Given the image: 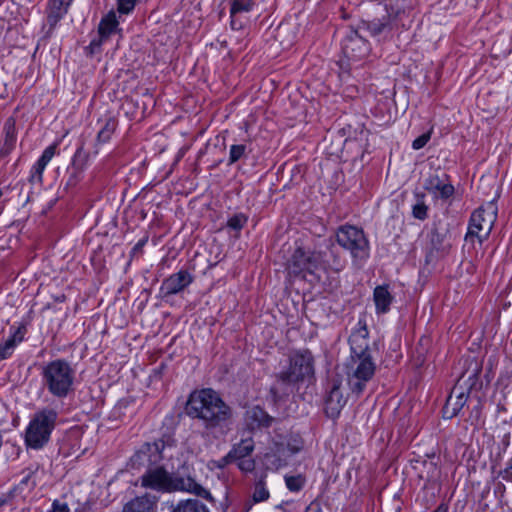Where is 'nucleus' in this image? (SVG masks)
I'll list each match as a JSON object with an SVG mask.
<instances>
[{"mask_svg":"<svg viewBox=\"0 0 512 512\" xmlns=\"http://www.w3.org/2000/svg\"><path fill=\"white\" fill-rule=\"evenodd\" d=\"M185 412L191 419L200 421L208 432H223L233 417L232 408L211 388L191 392Z\"/></svg>","mask_w":512,"mask_h":512,"instance_id":"f257e3e1","label":"nucleus"},{"mask_svg":"<svg viewBox=\"0 0 512 512\" xmlns=\"http://www.w3.org/2000/svg\"><path fill=\"white\" fill-rule=\"evenodd\" d=\"M314 374V359L308 350L297 351L290 355L289 365L276 374V380L270 388L275 401L293 392L295 384L303 382Z\"/></svg>","mask_w":512,"mask_h":512,"instance_id":"f03ea898","label":"nucleus"},{"mask_svg":"<svg viewBox=\"0 0 512 512\" xmlns=\"http://www.w3.org/2000/svg\"><path fill=\"white\" fill-rule=\"evenodd\" d=\"M142 486L157 491H184L205 499L211 503L215 500L210 491L191 477H172L163 467L149 469L141 477Z\"/></svg>","mask_w":512,"mask_h":512,"instance_id":"7ed1b4c3","label":"nucleus"},{"mask_svg":"<svg viewBox=\"0 0 512 512\" xmlns=\"http://www.w3.org/2000/svg\"><path fill=\"white\" fill-rule=\"evenodd\" d=\"M41 383L50 395L63 400L74 393L76 371L65 359H55L42 366Z\"/></svg>","mask_w":512,"mask_h":512,"instance_id":"20e7f679","label":"nucleus"},{"mask_svg":"<svg viewBox=\"0 0 512 512\" xmlns=\"http://www.w3.org/2000/svg\"><path fill=\"white\" fill-rule=\"evenodd\" d=\"M331 268L340 271L344 267L343 261L335 257L333 263H326L319 251L305 250L296 247L286 262V270L289 276L306 279L308 275H315L319 269Z\"/></svg>","mask_w":512,"mask_h":512,"instance_id":"39448f33","label":"nucleus"},{"mask_svg":"<svg viewBox=\"0 0 512 512\" xmlns=\"http://www.w3.org/2000/svg\"><path fill=\"white\" fill-rule=\"evenodd\" d=\"M58 413L52 408H43L31 418L25 431V444L31 449H41L50 440L56 426Z\"/></svg>","mask_w":512,"mask_h":512,"instance_id":"423d86ee","label":"nucleus"},{"mask_svg":"<svg viewBox=\"0 0 512 512\" xmlns=\"http://www.w3.org/2000/svg\"><path fill=\"white\" fill-rule=\"evenodd\" d=\"M336 241L348 250L356 265H362L370 256L369 241L361 228L353 225H342L336 231Z\"/></svg>","mask_w":512,"mask_h":512,"instance_id":"0eeeda50","label":"nucleus"},{"mask_svg":"<svg viewBox=\"0 0 512 512\" xmlns=\"http://www.w3.org/2000/svg\"><path fill=\"white\" fill-rule=\"evenodd\" d=\"M376 364L371 355L350 356L346 363L347 382L352 393L360 395L373 378Z\"/></svg>","mask_w":512,"mask_h":512,"instance_id":"6e6552de","label":"nucleus"},{"mask_svg":"<svg viewBox=\"0 0 512 512\" xmlns=\"http://www.w3.org/2000/svg\"><path fill=\"white\" fill-rule=\"evenodd\" d=\"M496 219L497 205L494 201L479 207L470 217L465 240L477 238L480 243L485 241L489 237Z\"/></svg>","mask_w":512,"mask_h":512,"instance_id":"1a4fd4ad","label":"nucleus"},{"mask_svg":"<svg viewBox=\"0 0 512 512\" xmlns=\"http://www.w3.org/2000/svg\"><path fill=\"white\" fill-rule=\"evenodd\" d=\"M166 442L163 439H158L152 443H144L141 448L133 455V465L146 466L156 465L163 458V452L166 448Z\"/></svg>","mask_w":512,"mask_h":512,"instance_id":"9d476101","label":"nucleus"},{"mask_svg":"<svg viewBox=\"0 0 512 512\" xmlns=\"http://www.w3.org/2000/svg\"><path fill=\"white\" fill-rule=\"evenodd\" d=\"M193 281L194 276L189 271L181 269L163 280L160 293L163 298L176 295L184 291Z\"/></svg>","mask_w":512,"mask_h":512,"instance_id":"9b49d317","label":"nucleus"},{"mask_svg":"<svg viewBox=\"0 0 512 512\" xmlns=\"http://www.w3.org/2000/svg\"><path fill=\"white\" fill-rule=\"evenodd\" d=\"M345 404L346 398L341 391V381L332 379L328 383L327 395L325 397L326 415L332 419L337 418Z\"/></svg>","mask_w":512,"mask_h":512,"instance_id":"f8f14e48","label":"nucleus"},{"mask_svg":"<svg viewBox=\"0 0 512 512\" xmlns=\"http://www.w3.org/2000/svg\"><path fill=\"white\" fill-rule=\"evenodd\" d=\"M356 328L349 337V344L351 355L350 356H367L371 355L369 350V332L365 324L361 321L358 323Z\"/></svg>","mask_w":512,"mask_h":512,"instance_id":"ddd939ff","label":"nucleus"},{"mask_svg":"<svg viewBox=\"0 0 512 512\" xmlns=\"http://www.w3.org/2000/svg\"><path fill=\"white\" fill-rule=\"evenodd\" d=\"M446 174H442L440 176L438 173H431L424 180L423 187L430 193H433L436 196L441 197L442 199H447L451 197L454 193V187L450 183H446L447 179Z\"/></svg>","mask_w":512,"mask_h":512,"instance_id":"4468645a","label":"nucleus"},{"mask_svg":"<svg viewBox=\"0 0 512 512\" xmlns=\"http://www.w3.org/2000/svg\"><path fill=\"white\" fill-rule=\"evenodd\" d=\"M244 420L250 431L269 428L274 422V418L258 405L246 410Z\"/></svg>","mask_w":512,"mask_h":512,"instance_id":"2eb2a0df","label":"nucleus"},{"mask_svg":"<svg viewBox=\"0 0 512 512\" xmlns=\"http://www.w3.org/2000/svg\"><path fill=\"white\" fill-rule=\"evenodd\" d=\"M26 332L27 329L25 325H19L18 327L12 326L10 328L8 339L0 343V361L12 356L17 345L24 340Z\"/></svg>","mask_w":512,"mask_h":512,"instance_id":"dca6fc26","label":"nucleus"},{"mask_svg":"<svg viewBox=\"0 0 512 512\" xmlns=\"http://www.w3.org/2000/svg\"><path fill=\"white\" fill-rule=\"evenodd\" d=\"M57 147L58 143H53L45 148L40 158L31 168L29 182L39 184L42 183L43 172L48 163L50 162V160L55 156L57 152Z\"/></svg>","mask_w":512,"mask_h":512,"instance_id":"f3484780","label":"nucleus"},{"mask_svg":"<svg viewBox=\"0 0 512 512\" xmlns=\"http://www.w3.org/2000/svg\"><path fill=\"white\" fill-rule=\"evenodd\" d=\"M369 47L367 42L358 35V32H353L345 40L343 51L348 58L361 59L368 53Z\"/></svg>","mask_w":512,"mask_h":512,"instance_id":"a211bd4d","label":"nucleus"},{"mask_svg":"<svg viewBox=\"0 0 512 512\" xmlns=\"http://www.w3.org/2000/svg\"><path fill=\"white\" fill-rule=\"evenodd\" d=\"M467 401V395L463 391H458L455 387L449 395L443 408V416L451 419L459 414Z\"/></svg>","mask_w":512,"mask_h":512,"instance_id":"6ab92c4d","label":"nucleus"},{"mask_svg":"<svg viewBox=\"0 0 512 512\" xmlns=\"http://www.w3.org/2000/svg\"><path fill=\"white\" fill-rule=\"evenodd\" d=\"M254 0H232L230 7L231 28L233 30H240L243 28L244 23L240 19L241 13H247L252 10Z\"/></svg>","mask_w":512,"mask_h":512,"instance_id":"aec40b11","label":"nucleus"},{"mask_svg":"<svg viewBox=\"0 0 512 512\" xmlns=\"http://www.w3.org/2000/svg\"><path fill=\"white\" fill-rule=\"evenodd\" d=\"M73 0H49L47 22L51 28L55 27L60 19L67 13Z\"/></svg>","mask_w":512,"mask_h":512,"instance_id":"412c9836","label":"nucleus"},{"mask_svg":"<svg viewBox=\"0 0 512 512\" xmlns=\"http://www.w3.org/2000/svg\"><path fill=\"white\" fill-rule=\"evenodd\" d=\"M387 285L377 286L373 292V300L376 307L377 314H386L390 310V305L393 302Z\"/></svg>","mask_w":512,"mask_h":512,"instance_id":"4be33fe9","label":"nucleus"},{"mask_svg":"<svg viewBox=\"0 0 512 512\" xmlns=\"http://www.w3.org/2000/svg\"><path fill=\"white\" fill-rule=\"evenodd\" d=\"M123 512H156V501L147 495L136 497L124 506Z\"/></svg>","mask_w":512,"mask_h":512,"instance_id":"5701e85b","label":"nucleus"},{"mask_svg":"<svg viewBox=\"0 0 512 512\" xmlns=\"http://www.w3.org/2000/svg\"><path fill=\"white\" fill-rule=\"evenodd\" d=\"M5 130V138L0 146V157H6L8 156L16 145V130H15V123L12 119L7 120L4 126Z\"/></svg>","mask_w":512,"mask_h":512,"instance_id":"b1692460","label":"nucleus"},{"mask_svg":"<svg viewBox=\"0 0 512 512\" xmlns=\"http://www.w3.org/2000/svg\"><path fill=\"white\" fill-rule=\"evenodd\" d=\"M170 512H210L208 507L198 499L180 500L172 506Z\"/></svg>","mask_w":512,"mask_h":512,"instance_id":"393cba45","label":"nucleus"},{"mask_svg":"<svg viewBox=\"0 0 512 512\" xmlns=\"http://www.w3.org/2000/svg\"><path fill=\"white\" fill-rule=\"evenodd\" d=\"M254 450V442L252 438L243 439L240 443L233 446L229 451L228 457H235L236 460H241L250 455Z\"/></svg>","mask_w":512,"mask_h":512,"instance_id":"a878e982","label":"nucleus"},{"mask_svg":"<svg viewBox=\"0 0 512 512\" xmlns=\"http://www.w3.org/2000/svg\"><path fill=\"white\" fill-rule=\"evenodd\" d=\"M118 21L116 19V15L113 12H110L106 15L100 22L98 27L99 37L108 38L112 33H114L117 29Z\"/></svg>","mask_w":512,"mask_h":512,"instance_id":"bb28decb","label":"nucleus"},{"mask_svg":"<svg viewBox=\"0 0 512 512\" xmlns=\"http://www.w3.org/2000/svg\"><path fill=\"white\" fill-rule=\"evenodd\" d=\"M415 203L412 206V215L418 220H425L428 217V206L425 204V194L414 193Z\"/></svg>","mask_w":512,"mask_h":512,"instance_id":"cd10ccee","label":"nucleus"},{"mask_svg":"<svg viewBox=\"0 0 512 512\" xmlns=\"http://www.w3.org/2000/svg\"><path fill=\"white\" fill-rule=\"evenodd\" d=\"M117 128V121L110 117L105 120L104 125L97 134V143L104 144L110 141L112 135Z\"/></svg>","mask_w":512,"mask_h":512,"instance_id":"c85d7f7f","label":"nucleus"},{"mask_svg":"<svg viewBox=\"0 0 512 512\" xmlns=\"http://www.w3.org/2000/svg\"><path fill=\"white\" fill-rule=\"evenodd\" d=\"M363 29L367 30L371 36L377 37L389 30V22L385 19H376L363 22Z\"/></svg>","mask_w":512,"mask_h":512,"instance_id":"c756f323","label":"nucleus"},{"mask_svg":"<svg viewBox=\"0 0 512 512\" xmlns=\"http://www.w3.org/2000/svg\"><path fill=\"white\" fill-rule=\"evenodd\" d=\"M90 159V153L85 151L84 149V143L81 142L79 147L76 149L72 160H71V166L74 168H77L78 170H85L87 167V164Z\"/></svg>","mask_w":512,"mask_h":512,"instance_id":"7c9ffc66","label":"nucleus"},{"mask_svg":"<svg viewBox=\"0 0 512 512\" xmlns=\"http://www.w3.org/2000/svg\"><path fill=\"white\" fill-rule=\"evenodd\" d=\"M412 6V0H388L386 10L389 16H399Z\"/></svg>","mask_w":512,"mask_h":512,"instance_id":"2f4dec72","label":"nucleus"},{"mask_svg":"<svg viewBox=\"0 0 512 512\" xmlns=\"http://www.w3.org/2000/svg\"><path fill=\"white\" fill-rule=\"evenodd\" d=\"M284 479L286 487L291 492H299L303 489L306 483V478L301 474L286 475Z\"/></svg>","mask_w":512,"mask_h":512,"instance_id":"473e14b6","label":"nucleus"},{"mask_svg":"<svg viewBox=\"0 0 512 512\" xmlns=\"http://www.w3.org/2000/svg\"><path fill=\"white\" fill-rule=\"evenodd\" d=\"M270 494L269 491L265 485V482L263 479H260L255 483L254 491H253V501L255 503L266 501L269 498Z\"/></svg>","mask_w":512,"mask_h":512,"instance_id":"72a5a7b5","label":"nucleus"},{"mask_svg":"<svg viewBox=\"0 0 512 512\" xmlns=\"http://www.w3.org/2000/svg\"><path fill=\"white\" fill-rule=\"evenodd\" d=\"M83 172L84 170H78L70 165L67 169L68 177L65 182V189L75 187L81 181Z\"/></svg>","mask_w":512,"mask_h":512,"instance_id":"f704fd0d","label":"nucleus"},{"mask_svg":"<svg viewBox=\"0 0 512 512\" xmlns=\"http://www.w3.org/2000/svg\"><path fill=\"white\" fill-rule=\"evenodd\" d=\"M444 236L439 233L436 229L431 230L429 233V255H432L434 251H439L442 247Z\"/></svg>","mask_w":512,"mask_h":512,"instance_id":"c9c22d12","label":"nucleus"},{"mask_svg":"<svg viewBox=\"0 0 512 512\" xmlns=\"http://www.w3.org/2000/svg\"><path fill=\"white\" fill-rule=\"evenodd\" d=\"M248 217L243 213L233 215L227 221V226L235 231H240L247 223Z\"/></svg>","mask_w":512,"mask_h":512,"instance_id":"e433bc0d","label":"nucleus"},{"mask_svg":"<svg viewBox=\"0 0 512 512\" xmlns=\"http://www.w3.org/2000/svg\"><path fill=\"white\" fill-rule=\"evenodd\" d=\"M245 152H246L245 145H243V144L232 145L230 147L228 164L231 165V164H234L235 162H237L238 160H240L245 155Z\"/></svg>","mask_w":512,"mask_h":512,"instance_id":"4c0bfd02","label":"nucleus"},{"mask_svg":"<svg viewBox=\"0 0 512 512\" xmlns=\"http://www.w3.org/2000/svg\"><path fill=\"white\" fill-rule=\"evenodd\" d=\"M431 131H428L426 133H423L422 135L418 136L413 142H412V148L414 150H419L423 148L428 141L431 138Z\"/></svg>","mask_w":512,"mask_h":512,"instance_id":"58836bf2","label":"nucleus"},{"mask_svg":"<svg viewBox=\"0 0 512 512\" xmlns=\"http://www.w3.org/2000/svg\"><path fill=\"white\" fill-rule=\"evenodd\" d=\"M136 4V0H118V11L123 14L131 12Z\"/></svg>","mask_w":512,"mask_h":512,"instance_id":"ea45409f","label":"nucleus"},{"mask_svg":"<svg viewBox=\"0 0 512 512\" xmlns=\"http://www.w3.org/2000/svg\"><path fill=\"white\" fill-rule=\"evenodd\" d=\"M20 487L23 489V487H26L28 490L33 489L36 486V483L33 479V473L29 472L27 473L20 481L19 483Z\"/></svg>","mask_w":512,"mask_h":512,"instance_id":"a19ab883","label":"nucleus"},{"mask_svg":"<svg viewBox=\"0 0 512 512\" xmlns=\"http://www.w3.org/2000/svg\"><path fill=\"white\" fill-rule=\"evenodd\" d=\"M238 467L242 471H251V470L254 469V461L241 459L239 464H238Z\"/></svg>","mask_w":512,"mask_h":512,"instance_id":"79ce46f5","label":"nucleus"},{"mask_svg":"<svg viewBox=\"0 0 512 512\" xmlns=\"http://www.w3.org/2000/svg\"><path fill=\"white\" fill-rule=\"evenodd\" d=\"M147 241H148V237H144L143 239L139 240V241L135 244V246L133 247L132 252H133V253H136V252H138V251H141V250H142V248H143V247L145 246V244L147 243Z\"/></svg>","mask_w":512,"mask_h":512,"instance_id":"37998d69","label":"nucleus"},{"mask_svg":"<svg viewBox=\"0 0 512 512\" xmlns=\"http://www.w3.org/2000/svg\"><path fill=\"white\" fill-rule=\"evenodd\" d=\"M500 475L505 481L512 482V470L509 468L506 467L504 470L500 471Z\"/></svg>","mask_w":512,"mask_h":512,"instance_id":"c03bdc74","label":"nucleus"},{"mask_svg":"<svg viewBox=\"0 0 512 512\" xmlns=\"http://www.w3.org/2000/svg\"><path fill=\"white\" fill-rule=\"evenodd\" d=\"M104 38H99V40H92L90 42V45L89 47L91 48V52H95L97 49H99L100 45H101V42Z\"/></svg>","mask_w":512,"mask_h":512,"instance_id":"a18cd8bd","label":"nucleus"},{"mask_svg":"<svg viewBox=\"0 0 512 512\" xmlns=\"http://www.w3.org/2000/svg\"><path fill=\"white\" fill-rule=\"evenodd\" d=\"M233 461H236V458L235 457H228V454L226 456H224L222 459H221V464L219 465L220 467L224 466V465H227Z\"/></svg>","mask_w":512,"mask_h":512,"instance_id":"49530a36","label":"nucleus"},{"mask_svg":"<svg viewBox=\"0 0 512 512\" xmlns=\"http://www.w3.org/2000/svg\"><path fill=\"white\" fill-rule=\"evenodd\" d=\"M233 461H236V458L235 457H228V454L226 456H224L222 459H221V464L219 465L220 467L224 466V465H227Z\"/></svg>","mask_w":512,"mask_h":512,"instance_id":"de8ad7c7","label":"nucleus"},{"mask_svg":"<svg viewBox=\"0 0 512 512\" xmlns=\"http://www.w3.org/2000/svg\"><path fill=\"white\" fill-rule=\"evenodd\" d=\"M11 499V496L10 495H2L0 497V507L6 505Z\"/></svg>","mask_w":512,"mask_h":512,"instance_id":"09e8293b","label":"nucleus"},{"mask_svg":"<svg viewBox=\"0 0 512 512\" xmlns=\"http://www.w3.org/2000/svg\"><path fill=\"white\" fill-rule=\"evenodd\" d=\"M304 512H321L320 508L318 506L309 505Z\"/></svg>","mask_w":512,"mask_h":512,"instance_id":"8fccbe9b","label":"nucleus"},{"mask_svg":"<svg viewBox=\"0 0 512 512\" xmlns=\"http://www.w3.org/2000/svg\"><path fill=\"white\" fill-rule=\"evenodd\" d=\"M507 468H509L510 470H512V458L508 461V463H507Z\"/></svg>","mask_w":512,"mask_h":512,"instance_id":"3c124183","label":"nucleus"}]
</instances>
